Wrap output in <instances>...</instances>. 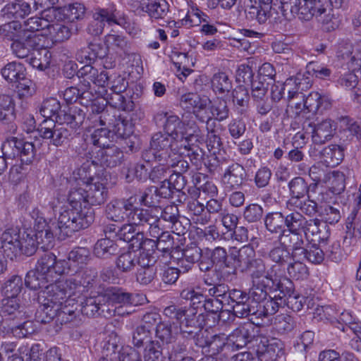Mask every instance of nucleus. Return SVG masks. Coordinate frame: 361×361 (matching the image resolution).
Segmentation results:
<instances>
[{
  "mask_svg": "<svg viewBox=\"0 0 361 361\" xmlns=\"http://www.w3.org/2000/svg\"><path fill=\"white\" fill-rule=\"evenodd\" d=\"M94 219L92 209H80L67 205L61 207L57 224L54 228L63 236H71L74 233L87 228Z\"/></svg>",
  "mask_w": 361,
  "mask_h": 361,
  "instance_id": "obj_1",
  "label": "nucleus"
},
{
  "mask_svg": "<svg viewBox=\"0 0 361 361\" xmlns=\"http://www.w3.org/2000/svg\"><path fill=\"white\" fill-rule=\"evenodd\" d=\"M238 262L243 270L249 273L251 281L255 280H275L277 265L267 268L262 258L256 257L254 248L250 245L243 246L238 250Z\"/></svg>",
  "mask_w": 361,
  "mask_h": 361,
  "instance_id": "obj_2",
  "label": "nucleus"
},
{
  "mask_svg": "<svg viewBox=\"0 0 361 361\" xmlns=\"http://www.w3.org/2000/svg\"><path fill=\"white\" fill-rule=\"evenodd\" d=\"M183 147H186V145L180 143L169 134L159 131L152 135L150 148L142 154V158L148 163L153 160L164 162L166 159H169L171 154L178 156L183 154Z\"/></svg>",
  "mask_w": 361,
  "mask_h": 361,
  "instance_id": "obj_3",
  "label": "nucleus"
},
{
  "mask_svg": "<svg viewBox=\"0 0 361 361\" xmlns=\"http://www.w3.org/2000/svg\"><path fill=\"white\" fill-rule=\"evenodd\" d=\"M80 78H84L87 82V87L90 86V82L104 88L107 86L111 92H123L128 86V81L122 76L118 74L109 75L106 71H99L97 68L90 65H85L78 70Z\"/></svg>",
  "mask_w": 361,
  "mask_h": 361,
  "instance_id": "obj_4",
  "label": "nucleus"
},
{
  "mask_svg": "<svg viewBox=\"0 0 361 361\" xmlns=\"http://www.w3.org/2000/svg\"><path fill=\"white\" fill-rule=\"evenodd\" d=\"M52 295L51 293H47V289L40 292L39 300L41 303L39 309L37 312V317L38 321L41 323L47 324L51 322L54 317H57L58 320L61 322L67 323L72 320L74 312L68 310V315L67 312L62 310L63 302H54L55 301L51 299Z\"/></svg>",
  "mask_w": 361,
  "mask_h": 361,
  "instance_id": "obj_5",
  "label": "nucleus"
},
{
  "mask_svg": "<svg viewBox=\"0 0 361 361\" xmlns=\"http://www.w3.org/2000/svg\"><path fill=\"white\" fill-rule=\"evenodd\" d=\"M67 265V262L58 260L54 253L45 252L39 257L35 268L52 284L65 273Z\"/></svg>",
  "mask_w": 361,
  "mask_h": 361,
  "instance_id": "obj_6",
  "label": "nucleus"
},
{
  "mask_svg": "<svg viewBox=\"0 0 361 361\" xmlns=\"http://www.w3.org/2000/svg\"><path fill=\"white\" fill-rule=\"evenodd\" d=\"M76 274L71 276L66 279H58L56 283L49 284L46 287L47 293H51V300H54L55 303L64 302L67 298L76 293H83L86 291L82 286L81 281L79 280Z\"/></svg>",
  "mask_w": 361,
  "mask_h": 361,
  "instance_id": "obj_7",
  "label": "nucleus"
},
{
  "mask_svg": "<svg viewBox=\"0 0 361 361\" xmlns=\"http://www.w3.org/2000/svg\"><path fill=\"white\" fill-rule=\"evenodd\" d=\"M110 178V173L104 171L101 176L90 178L87 183H84L87 205H101L106 201L110 186L108 180Z\"/></svg>",
  "mask_w": 361,
  "mask_h": 361,
  "instance_id": "obj_8",
  "label": "nucleus"
},
{
  "mask_svg": "<svg viewBox=\"0 0 361 361\" xmlns=\"http://www.w3.org/2000/svg\"><path fill=\"white\" fill-rule=\"evenodd\" d=\"M39 135L49 140V144L61 147L66 144L72 135L71 130L63 126L61 123H56L54 120H44L39 126Z\"/></svg>",
  "mask_w": 361,
  "mask_h": 361,
  "instance_id": "obj_9",
  "label": "nucleus"
},
{
  "mask_svg": "<svg viewBox=\"0 0 361 361\" xmlns=\"http://www.w3.org/2000/svg\"><path fill=\"white\" fill-rule=\"evenodd\" d=\"M159 116H164L166 119L163 126L164 133L169 134L180 143L186 145L188 136L191 135L188 133V129H192L195 127V121H187L185 119L181 121L178 116L169 114L167 112L162 113Z\"/></svg>",
  "mask_w": 361,
  "mask_h": 361,
  "instance_id": "obj_10",
  "label": "nucleus"
},
{
  "mask_svg": "<svg viewBox=\"0 0 361 361\" xmlns=\"http://www.w3.org/2000/svg\"><path fill=\"white\" fill-rule=\"evenodd\" d=\"M106 302L107 306L106 312L114 315L125 316L130 313V310L123 309L128 307L133 303V294L127 293L122 289L112 288L107 290L105 295Z\"/></svg>",
  "mask_w": 361,
  "mask_h": 361,
  "instance_id": "obj_11",
  "label": "nucleus"
},
{
  "mask_svg": "<svg viewBox=\"0 0 361 361\" xmlns=\"http://www.w3.org/2000/svg\"><path fill=\"white\" fill-rule=\"evenodd\" d=\"M164 314L170 319H176L179 326H204V316L202 314H197L194 309L170 305L164 309Z\"/></svg>",
  "mask_w": 361,
  "mask_h": 361,
  "instance_id": "obj_12",
  "label": "nucleus"
},
{
  "mask_svg": "<svg viewBox=\"0 0 361 361\" xmlns=\"http://www.w3.org/2000/svg\"><path fill=\"white\" fill-rule=\"evenodd\" d=\"M101 108L95 105L92 106V112L101 113L99 118L100 125L102 126H107L112 132L114 137L116 136L118 138L124 139L132 134V125L128 120L119 116L118 118L114 117L113 118L107 121L106 116H109V115L107 114V111H104V109L99 110Z\"/></svg>",
  "mask_w": 361,
  "mask_h": 361,
  "instance_id": "obj_13",
  "label": "nucleus"
},
{
  "mask_svg": "<svg viewBox=\"0 0 361 361\" xmlns=\"http://www.w3.org/2000/svg\"><path fill=\"white\" fill-rule=\"evenodd\" d=\"M43 0H16L7 4L1 10V14L8 19L24 18L28 16L32 8H42Z\"/></svg>",
  "mask_w": 361,
  "mask_h": 361,
  "instance_id": "obj_14",
  "label": "nucleus"
},
{
  "mask_svg": "<svg viewBox=\"0 0 361 361\" xmlns=\"http://www.w3.org/2000/svg\"><path fill=\"white\" fill-rule=\"evenodd\" d=\"M42 38L36 34L24 35L11 44L13 53L20 59H27L31 54L42 48Z\"/></svg>",
  "mask_w": 361,
  "mask_h": 361,
  "instance_id": "obj_15",
  "label": "nucleus"
},
{
  "mask_svg": "<svg viewBox=\"0 0 361 361\" xmlns=\"http://www.w3.org/2000/svg\"><path fill=\"white\" fill-rule=\"evenodd\" d=\"M329 8L328 0H304V4L298 7L295 13L299 19L304 21L310 20L313 17L319 18L327 12Z\"/></svg>",
  "mask_w": 361,
  "mask_h": 361,
  "instance_id": "obj_16",
  "label": "nucleus"
},
{
  "mask_svg": "<svg viewBox=\"0 0 361 361\" xmlns=\"http://www.w3.org/2000/svg\"><path fill=\"white\" fill-rule=\"evenodd\" d=\"M246 178L245 168L238 163H233L225 170L222 183L226 190L232 191L240 188Z\"/></svg>",
  "mask_w": 361,
  "mask_h": 361,
  "instance_id": "obj_17",
  "label": "nucleus"
},
{
  "mask_svg": "<svg viewBox=\"0 0 361 361\" xmlns=\"http://www.w3.org/2000/svg\"><path fill=\"white\" fill-rule=\"evenodd\" d=\"M206 353L221 361H226L233 353L228 336L219 334L210 336V343Z\"/></svg>",
  "mask_w": 361,
  "mask_h": 361,
  "instance_id": "obj_18",
  "label": "nucleus"
},
{
  "mask_svg": "<svg viewBox=\"0 0 361 361\" xmlns=\"http://www.w3.org/2000/svg\"><path fill=\"white\" fill-rule=\"evenodd\" d=\"M211 259L214 266L226 271L232 275L236 273L235 262H238V251L228 255L223 247H216L211 252Z\"/></svg>",
  "mask_w": 361,
  "mask_h": 361,
  "instance_id": "obj_19",
  "label": "nucleus"
},
{
  "mask_svg": "<svg viewBox=\"0 0 361 361\" xmlns=\"http://www.w3.org/2000/svg\"><path fill=\"white\" fill-rule=\"evenodd\" d=\"M123 157V151L118 147L111 144V147L100 149L92 162L104 167L114 168L122 163Z\"/></svg>",
  "mask_w": 361,
  "mask_h": 361,
  "instance_id": "obj_20",
  "label": "nucleus"
},
{
  "mask_svg": "<svg viewBox=\"0 0 361 361\" xmlns=\"http://www.w3.org/2000/svg\"><path fill=\"white\" fill-rule=\"evenodd\" d=\"M130 205V197L129 198L113 200L106 206V217L114 222H123L127 219V212Z\"/></svg>",
  "mask_w": 361,
  "mask_h": 361,
  "instance_id": "obj_21",
  "label": "nucleus"
},
{
  "mask_svg": "<svg viewBox=\"0 0 361 361\" xmlns=\"http://www.w3.org/2000/svg\"><path fill=\"white\" fill-rule=\"evenodd\" d=\"M257 353L264 361H276L284 354L283 343L276 338L262 340L257 346Z\"/></svg>",
  "mask_w": 361,
  "mask_h": 361,
  "instance_id": "obj_22",
  "label": "nucleus"
},
{
  "mask_svg": "<svg viewBox=\"0 0 361 361\" xmlns=\"http://www.w3.org/2000/svg\"><path fill=\"white\" fill-rule=\"evenodd\" d=\"M253 331L254 328L252 324H245L234 329L233 332L228 336L233 353L243 348L252 341Z\"/></svg>",
  "mask_w": 361,
  "mask_h": 361,
  "instance_id": "obj_23",
  "label": "nucleus"
},
{
  "mask_svg": "<svg viewBox=\"0 0 361 361\" xmlns=\"http://www.w3.org/2000/svg\"><path fill=\"white\" fill-rule=\"evenodd\" d=\"M312 140L317 145H322L330 140L334 135L336 127H334V121L330 118L324 119L321 122L312 126Z\"/></svg>",
  "mask_w": 361,
  "mask_h": 361,
  "instance_id": "obj_24",
  "label": "nucleus"
},
{
  "mask_svg": "<svg viewBox=\"0 0 361 361\" xmlns=\"http://www.w3.org/2000/svg\"><path fill=\"white\" fill-rule=\"evenodd\" d=\"M157 259L147 255L145 259H142L140 268L136 272V281L142 286L152 283L157 279V268L154 266Z\"/></svg>",
  "mask_w": 361,
  "mask_h": 361,
  "instance_id": "obj_25",
  "label": "nucleus"
},
{
  "mask_svg": "<svg viewBox=\"0 0 361 361\" xmlns=\"http://www.w3.org/2000/svg\"><path fill=\"white\" fill-rule=\"evenodd\" d=\"M209 102V99L202 98L197 93L187 92L180 96L179 105L188 112L192 111L197 117V114H202Z\"/></svg>",
  "mask_w": 361,
  "mask_h": 361,
  "instance_id": "obj_26",
  "label": "nucleus"
},
{
  "mask_svg": "<svg viewBox=\"0 0 361 361\" xmlns=\"http://www.w3.org/2000/svg\"><path fill=\"white\" fill-rule=\"evenodd\" d=\"M137 197L136 195L130 196V206H129L126 221L135 226H144L147 223L154 221L151 212L137 207Z\"/></svg>",
  "mask_w": 361,
  "mask_h": 361,
  "instance_id": "obj_27",
  "label": "nucleus"
},
{
  "mask_svg": "<svg viewBox=\"0 0 361 361\" xmlns=\"http://www.w3.org/2000/svg\"><path fill=\"white\" fill-rule=\"evenodd\" d=\"M86 114L84 110L78 106H73L67 110H62L59 114V122L66 123L72 129L79 128L85 121Z\"/></svg>",
  "mask_w": 361,
  "mask_h": 361,
  "instance_id": "obj_28",
  "label": "nucleus"
},
{
  "mask_svg": "<svg viewBox=\"0 0 361 361\" xmlns=\"http://www.w3.org/2000/svg\"><path fill=\"white\" fill-rule=\"evenodd\" d=\"M141 10L146 12L152 21L164 20L169 13V4L166 0H147L141 4Z\"/></svg>",
  "mask_w": 361,
  "mask_h": 361,
  "instance_id": "obj_29",
  "label": "nucleus"
},
{
  "mask_svg": "<svg viewBox=\"0 0 361 361\" xmlns=\"http://www.w3.org/2000/svg\"><path fill=\"white\" fill-rule=\"evenodd\" d=\"M147 254H137L135 250H128L121 254L116 262V267L122 272L133 271L141 260L145 259Z\"/></svg>",
  "mask_w": 361,
  "mask_h": 361,
  "instance_id": "obj_30",
  "label": "nucleus"
},
{
  "mask_svg": "<svg viewBox=\"0 0 361 361\" xmlns=\"http://www.w3.org/2000/svg\"><path fill=\"white\" fill-rule=\"evenodd\" d=\"M106 299L103 295L87 298L81 302V312L87 317L100 314L106 311Z\"/></svg>",
  "mask_w": 361,
  "mask_h": 361,
  "instance_id": "obj_31",
  "label": "nucleus"
},
{
  "mask_svg": "<svg viewBox=\"0 0 361 361\" xmlns=\"http://www.w3.org/2000/svg\"><path fill=\"white\" fill-rule=\"evenodd\" d=\"M1 247L8 257L10 253L17 255L20 252V240L19 233L13 228L6 230L0 238Z\"/></svg>",
  "mask_w": 361,
  "mask_h": 361,
  "instance_id": "obj_32",
  "label": "nucleus"
},
{
  "mask_svg": "<svg viewBox=\"0 0 361 361\" xmlns=\"http://www.w3.org/2000/svg\"><path fill=\"white\" fill-rule=\"evenodd\" d=\"M281 269L278 267L276 271L275 280H269L272 283V288L275 292H279L276 296L283 298L284 300L294 294L295 286L293 282L286 276H280Z\"/></svg>",
  "mask_w": 361,
  "mask_h": 361,
  "instance_id": "obj_33",
  "label": "nucleus"
},
{
  "mask_svg": "<svg viewBox=\"0 0 361 361\" xmlns=\"http://www.w3.org/2000/svg\"><path fill=\"white\" fill-rule=\"evenodd\" d=\"M336 197L337 195L333 193V191L329 188H325L322 186H319L317 183H312L310 184V193H309V198H312L319 206H322V204H336L335 201Z\"/></svg>",
  "mask_w": 361,
  "mask_h": 361,
  "instance_id": "obj_34",
  "label": "nucleus"
},
{
  "mask_svg": "<svg viewBox=\"0 0 361 361\" xmlns=\"http://www.w3.org/2000/svg\"><path fill=\"white\" fill-rule=\"evenodd\" d=\"M320 221L319 219H305L301 232L304 233V238L307 240L314 243H324L327 237L322 235L319 228Z\"/></svg>",
  "mask_w": 361,
  "mask_h": 361,
  "instance_id": "obj_35",
  "label": "nucleus"
},
{
  "mask_svg": "<svg viewBox=\"0 0 361 361\" xmlns=\"http://www.w3.org/2000/svg\"><path fill=\"white\" fill-rule=\"evenodd\" d=\"M324 161L329 166L338 165L344 157V147L341 145H330L321 152Z\"/></svg>",
  "mask_w": 361,
  "mask_h": 361,
  "instance_id": "obj_36",
  "label": "nucleus"
},
{
  "mask_svg": "<svg viewBox=\"0 0 361 361\" xmlns=\"http://www.w3.org/2000/svg\"><path fill=\"white\" fill-rule=\"evenodd\" d=\"M54 226L55 222H53L50 227L35 231V240L37 245L43 250L51 248L54 246V235L60 234Z\"/></svg>",
  "mask_w": 361,
  "mask_h": 361,
  "instance_id": "obj_37",
  "label": "nucleus"
},
{
  "mask_svg": "<svg viewBox=\"0 0 361 361\" xmlns=\"http://www.w3.org/2000/svg\"><path fill=\"white\" fill-rule=\"evenodd\" d=\"M271 6H251L245 10V17L249 21H255L260 25L266 23L271 16Z\"/></svg>",
  "mask_w": 361,
  "mask_h": 361,
  "instance_id": "obj_38",
  "label": "nucleus"
},
{
  "mask_svg": "<svg viewBox=\"0 0 361 361\" xmlns=\"http://www.w3.org/2000/svg\"><path fill=\"white\" fill-rule=\"evenodd\" d=\"M51 53L43 44L42 48L33 51L31 55L26 59V61L33 67L40 71H44L49 67Z\"/></svg>",
  "mask_w": 361,
  "mask_h": 361,
  "instance_id": "obj_39",
  "label": "nucleus"
},
{
  "mask_svg": "<svg viewBox=\"0 0 361 361\" xmlns=\"http://www.w3.org/2000/svg\"><path fill=\"white\" fill-rule=\"evenodd\" d=\"M264 221L267 230L271 233L281 235L285 231L284 214L281 212L268 213Z\"/></svg>",
  "mask_w": 361,
  "mask_h": 361,
  "instance_id": "obj_40",
  "label": "nucleus"
},
{
  "mask_svg": "<svg viewBox=\"0 0 361 361\" xmlns=\"http://www.w3.org/2000/svg\"><path fill=\"white\" fill-rule=\"evenodd\" d=\"M2 76L10 82H17L27 75L26 68L20 63L11 62L1 69Z\"/></svg>",
  "mask_w": 361,
  "mask_h": 361,
  "instance_id": "obj_41",
  "label": "nucleus"
},
{
  "mask_svg": "<svg viewBox=\"0 0 361 361\" xmlns=\"http://www.w3.org/2000/svg\"><path fill=\"white\" fill-rule=\"evenodd\" d=\"M107 92L106 90H105ZM123 92H111L106 93V103L114 109L124 111H130L134 109V102L122 94Z\"/></svg>",
  "mask_w": 361,
  "mask_h": 361,
  "instance_id": "obj_42",
  "label": "nucleus"
},
{
  "mask_svg": "<svg viewBox=\"0 0 361 361\" xmlns=\"http://www.w3.org/2000/svg\"><path fill=\"white\" fill-rule=\"evenodd\" d=\"M118 251V245L107 237L98 240L94 247V254L99 258H108Z\"/></svg>",
  "mask_w": 361,
  "mask_h": 361,
  "instance_id": "obj_43",
  "label": "nucleus"
},
{
  "mask_svg": "<svg viewBox=\"0 0 361 361\" xmlns=\"http://www.w3.org/2000/svg\"><path fill=\"white\" fill-rule=\"evenodd\" d=\"M304 238L301 231L285 230L281 235H279L278 241L288 250H291L298 245H303L305 244Z\"/></svg>",
  "mask_w": 361,
  "mask_h": 361,
  "instance_id": "obj_44",
  "label": "nucleus"
},
{
  "mask_svg": "<svg viewBox=\"0 0 361 361\" xmlns=\"http://www.w3.org/2000/svg\"><path fill=\"white\" fill-rule=\"evenodd\" d=\"M16 118L15 103L8 94L0 95V121L11 123Z\"/></svg>",
  "mask_w": 361,
  "mask_h": 361,
  "instance_id": "obj_45",
  "label": "nucleus"
},
{
  "mask_svg": "<svg viewBox=\"0 0 361 361\" xmlns=\"http://www.w3.org/2000/svg\"><path fill=\"white\" fill-rule=\"evenodd\" d=\"M233 102L240 115H245L248 108L250 95L247 89L243 85L237 86L232 92Z\"/></svg>",
  "mask_w": 361,
  "mask_h": 361,
  "instance_id": "obj_46",
  "label": "nucleus"
},
{
  "mask_svg": "<svg viewBox=\"0 0 361 361\" xmlns=\"http://www.w3.org/2000/svg\"><path fill=\"white\" fill-rule=\"evenodd\" d=\"M340 123V133L345 134L349 133L350 140L354 137L359 140H361V123L355 121L354 118L348 116H341L339 118Z\"/></svg>",
  "mask_w": 361,
  "mask_h": 361,
  "instance_id": "obj_47",
  "label": "nucleus"
},
{
  "mask_svg": "<svg viewBox=\"0 0 361 361\" xmlns=\"http://www.w3.org/2000/svg\"><path fill=\"white\" fill-rule=\"evenodd\" d=\"M18 148L20 152L17 159H20L22 164H31L35 159L37 153V147L35 142L20 137Z\"/></svg>",
  "mask_w": 361,
  "mask_h": 361,
  "instance_id": "obj_48",
  "label": "nucleus"
},
{
  "mask_svg": "<svg viewBox=\"0 0 361 361\" xmlns=\"http://www.w3.org/2000/svg\"><path fill=\"white\" fill-rule=\"evenodd\" d=\"M212 87L216 94H224L232 89V80L224 72L215 73L211 80Z\"/></svg>",
  "mask_w": 361,
  "mask_h": 361,
  "instance_id": "obj_49",
  "label": "nucleus"
},
{
  "mask_svg": "<svg viewBox=\"0 0 361 361\" xmlns=\"http://www.w3.org/2000/svg\"><path fill=\"white\" fill-rule=\"evenodd\" d=\"M321 23L322 28L326 32H331L338 28L341 23L338 11L329 8L327 12L317 18Z\"/></svg>",
  "mask_w": 361,
  "mask_h": 361,
  "instance_id": "obj_50",
  "label": "nucleus"
},
{
  "mask_svg": "<svg viewBox=\"0 0 361 361\" xmlns=\"http://www.w3.org/2000/svg\"><path fill=\"white\" fill-rule=\"evenodd\" d=\"M187 209L190 215L193 216L192 219L201 224H207L211 221L209 215L205 213V207L197 200L188 202Z\"/></svg>",
  "mask_w": 361,
  "mask_h": 361,
  "instance_id": "obj_51",
  "label": "nucleus"
},
{
  "mask_svg": "<svg viewBox=\"0 0 361 361\" xmlns=\"http://www.w3.org/2000/svg\"><path fill=\"white\" fill-rule=\"evenodd\" d=\"M61 106L59 101L56 98L50 97L43 101L39 107V113L46 118L45 120L55 116L56 121L59 122L58 116L61 111Z\"/></svg>",
  "mask_w": 361,
  "mask_h": 361,
  "instance_id": "obj_52",
  "label": "nucleus"
},
{
  "mask_svg": "<svg viewBox=\"0 0 361 361\" xmlns=\"http://www.w3.org/2000/svg\"><path fill=\"white\" fill-rule=\"evenodd\" d=\"M104 42L107 50L111 49L120 54H128L129 52L128 42L122 35L109 34L105 37Z\"/></svg>",
  "mask_w": 361,
  "mask_h": 361,
  "instance_id": "obj_53",
  "label": "nucleus"
},
{
  "mask_svg": "<svg viewBox=\"0 0 361 361\" xmlns=\"http://www.w3.org/2000/svg\"><path fill=\"white\" fill-rule=\"evenodd\" d=\"M288 188L291 195L290 198L299 199L304 197L310 193V184L308 185L302 177H295L288 183Z\"/></svg>",
  "mask_w": 361,
  "mask_h": 361,
  "instance_id": "obj_54",
  "label": "nucleus"
},
{
  "mask_svg": "<svg viewBox=\"0 0 361 361\" xmlns=\"http://www.w3.org/2000/svg\"><path fill=\"white\" fill-rule=\"evenodd\" d=\"M86 189L85 187H75L70 190L68 195V204L72 207L80 209H88L87 202H86Z\"/></svg>",
  "mask_w": 361,
  "mask_h": 361,
  "instance_id": "obj_55",
  "label": "nucleus"
},
{
  "mask_svg": "<svg viewBox=\"0 0 361 361\" xmlns=\"http://www.w3.org/2000/svg\"><path fill=\"white\" fill-rule=\"evenodd\" d=\"M118 12L114 4H110L106 8H97L93 15V18H97L104 25L107 23L109 25L118 24Z\"/></svg>",
  "mask_w": 361,
  "mask_h": 361,
  "instance_id": "obj_56",
  "label": "nucleus"
},
{
  "mask_svg": "<svg viewBox=\"0 0 361 361\" xmlns=\"http://www.w3.org/2000/svg\"><path fill=\"white\" fill-rule=\"evenodd\" d=\"M267 280H255L252 282V287L249 292V296L254 302H263L267 296L269 285Z\"/></svg>",
  "mask_w": 361,
  "mask_h": 361,
  "instance_id": "obj_57",
  "label": "nucleus"
},
{
  "mask_svg": "<svg viewBox=\"0 0 361 361\" xmlns=\"http://www.w3.org/2000/svg\"><path fill=\"white\" fill-rule=\"evenodd\" d=\"M23 307L16 297H6L1 301V311L4 314L20 318L24 315Z\"/></svg>",
  "mask_w": 361,
  "mask_h": 361,
  "instance_id": "obj_58",
  "label": "nucleus"
},
{
  "mask_svg": "<svg viewBox=\"0 0 361 361\" xmlns=\"http://www.w3.org/2000/svg\"><path fill=\"white\" fill-rule=\"evenodd\" d=\"M341 206L338 204H324L320 206L319 214L321 218L326 223L334 224L339 221L341 217Z\"/></svg>",
  "mask_w": 361,
  "mask_h": 361,
  "instance_id": "obj_59",
  "label": "nucleus"
},
{
  "mask_svg": "<svg viewBox=\"0 0 361 361\" xmlns=\"http://www.w3.org/2000/svg\"><path fill=\"white\" fill-rule=\"evenodd\" d=\"M288 205L300 209L308 216H312L317 212L319 213L320 207L312 198L309 197L305 201H302L301 199L290 198L288 201Z\"/></svg>",
  "mask_w": 361,
  "mask_h": 361,
  "instance_id": "obj_60",
  "label": "nucleus"
},
{
  "mask_svg": "<svg viewBox=\"0 0 361 361\" xmlns=\"http://www.w3.org/2000/svg\"><path fill=\"white\" fill-rule=\"evenodd\" d=\"M269 257L275 262L279 268L289 262L291 259L290 251L287 247L279 243L274 247L269 252Z\"/></svg>",
  "mask_w": 361,
  "mask_h": 361,
  "instance_id": "obj_61",
  "label": "nucleus"
},
{
  "mask_svg": "<svg viewBox=\"0 0 361 361\" xmlns=\"http://www.w3.org/2000/svg\"><path fill=\"white\" fill-rule=\"evenodd\" d=\"M155 337L161 345L169 344L175 336L172 331V324L169 321L159 322L155 328Z\"/></svg>",
  "mask_w": 361,
  "mask_h": 361,
  "instance_id": "obj_62",
  "label": "nucleus"
},
{
  "mask_svg": "<svg viewBox=\"0 0 361 361\" xmlns=\"http://www.w3.org/2000/svg\"><path fill=\"white\" fill-rule=\"evenodd\" d=\"M154 341L152 339V332L139 326L132 333V344L135 349L146 346Z\"/></svg>",
  "mask_w": 361,
  "mask_h": 361,
  "instance_id": "obj_63",
  "label": "nucleus"
},
{
  "mask_svg": "<svg viewBox=\"0 0 361 361\" xmlns=\"http://www.w3.org/2000/svg\"><path fill=\"white\" fill-rule=\"evenodd\" d=\"M319 361H358L353 353L344 352L341 355L334 350H326L319 353Z\"/></svg>",
  "mask_w": 361,
  "mask_h": 361,
  "instance_id": "obj_64",
  "label": "nucleus"
}]
</instances>
